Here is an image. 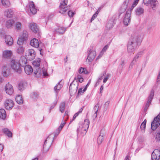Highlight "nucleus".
<instances>
[{"mask_svg":"<svg viewBox=\"0 0 160 160\" xmlns=\"http://www.w3.org/2000/svg\"><path fill=\"white\" fill-rule=\"evenodd\" d=\"M142 39V37L140 34L136 33L132 35L128 43V52L133 54L138 46L140 44Z\"/></svg>","mask_w":160,"mask_h":160,"instance_id":"obj_1","label":"nucleus"},{"mask_svg":"<svg viewBox=\"0 0 160 160\" xmlns=\"http://www.w3.org/2000/svg\"><path fill=\"white\" fill-rule=\"evenodd\" d=\"M41 62V59L39 58L37 60L33 61L32 64L34 66L37 68L36 69V71L34 72V74L37 77H39L43 75L44 76H47L48 75L47 73V68L43 67L42 70L40 69L39 66Z\"/></svg>","mask_w":160,"mask_h":160,"instance_id":"obj_2","label":"nucleus"},{"mask_svg":"<svg viewBox=\"0 0 160 160\" xmlns=\"http://www.w3.org/2000/svg\"><path fill=\"white\" fill-rule=\"evenodd\" d=\"M89 121L88 119H85L84 122L82 124H79L78 127L77 129V132L78 134H82V136L84 135L89 128Z\"/></svg>","mask_w":160,"mask_h":160,"instance_id":"obj_3","label":"nucleus"},{"mask_svg":"<svg viewBox=\"0 0 160 160\" xmlns=\"http://www.w3.org/2000/svg\"><path fill=\"white\" fill-rule=\"evenodd\" d=\"M54 136L52 134H50L46 139L43 147V150L45 152H47L49 150L53 141Z\"/></svg>","mask_w":160,"mask_h":160,"instance_id":"obj_4","label":"nucleus"},{"mask_svg":"<svg viewBox=\"0 0 160 160\" xmlns=\"http://www.w3.org/2000/svg\"><path fill=\"white\" fill-rule=\"evenodd\" d=\"M11 66L12 69L17 73H20L22 72V69L18 60H12L11 62Z\"/></svg>","mask_w":160,"mask_h":160,"instance_id":"obj_5","label":"nucleus"},{"mask_svg":"<svg viewBox=\"0 0 160 160\" xmlns=\"http://www.w3.org/2000/svg\"><path fill=\"white\" fill-rule=\"evenodd\" d=\"M68 0H62L60 3L59 6L60 11L59 12L64 14L69 9L70 6L69 5L66 6L68 4Z\"/></svg>","mask_w":160,"mask_h":160,"instance_id":"obj_6","label":"nucleus"},{"mask_svg":"<svg viewBox=\"0 0 160 160\" xmlns=\"http://www.w3.org/2000/svg\"><path fill=\"white\" fill-rule=\"evenodd\" d=\"M28 35L27 31L24 30L21 33L20 37H19L17 44L19 45H21L26 41L28 39Z\"/></svg>","mask_w":160,"mask_h":160,"instance_id":"obj_7","label":"nucleus"},{"mask_svg":"<svg viewBox=\"0 0 160 160\" xmlns=\"http://www.w3.org/2000/svg\"><path fill=\"white\" fill-rule=\"evenodd\" d=\"M160 125V113L155 117L151 123V128L152 130H155Z\"/></svg>","mask_w":160,"mask_h":160,"instance_id":"obj_8","label":"nucleus"},{"mask_svg":"<svg viewBox=\"0 0 160 160\" xmlns=\"http://www.w3.org/2000/svg\"><path fill=\"white\" fill-rule=\"evenodd\" d=\"M131 15V11L127 10L123 20V23L126 26H127L130 22Z\"/></svg>","mask_w":160,"mask_h":160,"instance_id":"obj_9","label":"nucleus"},{"mask_svg":"<svg viewBox=\"0 0 160 160\" xmlns=\"http://www.w3.org/2000/svg\"><path fill=\"white\" fill-rule=\"evenodd\" d=\"M143 1L144 4L146 6L150 4L152 8L154 10H155V7L158 3L157 0H143Z\"/></svg>","mask_w":160,"mask_h":160,"instance_id":"obj_10","label":"nucleus"},{"mask_svg":"<svg viewBox=\"0 0 160 160\" xmlns=\"http://www.w3.org/2000/svg\"><path fill=\"white\" fill-rule=\"evenodd\" d=\"M154 95V92L153 90H152L150 93L148 97L147 102L145 107L144 110H147L151 104V102L153 98Z\"/></svg>","mask_w":160,"mask_h":160,"instance_id":"obj_11","label":"nucleus"},{"mask_svg":"<svg viewBox=\"0 0 160 160\" xmlns=\"http://www.w3.org/2000/svg\"><path fill=\"white\" fill-rule=\"evenodd\" d=\"M5 90L7 94L10 95H12L13 93V88L12 86L9 82L5 86Z\"/></svg>","mask_w":160,"mask_h":160,"instance_id":"obj_12","label":"nucleus"},{"mask_svg":"<svg viewBox=\"0 0 160 160\" xmlns=\"http://www.w3.org/2000/svg\"><path fill=\"white\" fill-rule=\"evenodd\" d=\"M1 72L4 77H7L10 74V69L7 65H4L2 68Z\"/></svg>","mask_w":160,"mask_h":160,"instance_id":"obj_13","label":"nucleus"},{"mask_svg":"<svg viewBox=\"0 0 160 160\" xmlns=\"http://www.w3.org/2000/svg\"><path fill=\"white\" fill-rule=\"evenodd\" d=\"M14 106L13 101L11 99H7L4 102V107L7 110H10Z\"/></svg>","mask_w":160,"mask_h":160,"instance_id":"obj_14","label":"nucleus"},{"mask_svg":"<svg viewBox=\"0 0 160 160\" xmlns=\"http://www.w3.org/2000/svg\"><path fill=\"white\" fill-rule=\"evenodd\" d=\"M96 54V52L95 51L92 50H90L89 52H88L87 60L88 61L91 62L94 59Z\"/></svg>","mask_w":160,"mask_h":160,"instance_id":"obj_15","label":"nucleus"},{"mask_svg":"<svg viewBox=\"0 0 160 160\" xmlns=\"http://www.w3.org/2000/svg\"><path fill=\"white\" fill-rule=\"evenodd\" d=\"M74 83V80L70 84L69 88L70 92H76L78 89V84L77 82H76V84Z\"/></svg>","mask_w":160,"mask_h":160,"instance_id":"obj_16","label":"nucleus"},{"mask_svg":"<svg viewBox=\"0 0 160 160\" xmlns=\"http://www.w3.org/2000/svg\"><path fill=\"white\" fill-rule=\"evenodd\" d=\"M35 52L34 50L29 49L28 50L27 53V58L30 60H32L34 59L35 57Z\"/></svg>","mask_w":160,"mask_h":160,"instance_id":"obj_17","label":"nucleus"},{"mask_svg":"<svg viewBox=\"0 0 160 160\" xmlns=\"http://www.w3.org/2000/svg\"><path fill=\"white\" fill-rule=\"evenodd\" d=\"M12 55L11 51L6 50L3 51L2 53V57L4 59L10 58Z\"/></svg>","mask_w":160,"mask_h":160,"instance_id":"obj_18","label":"nucleus"},{"mask_svg":"<svg viewBox=\"0 0 160 160\" xmlns=\"http://www.w3.org/2000/svg\"><path fill=\"white\" fill-rule=\"evenodd\" d=\"M5 41L7 45L11 46L13 43V38L10 35H6L5 38Z\"/></svg>","mask_w":160,"mask_h":160,"instance_id":"obj_19","label":"nucleus"},{"mask_svg":"<svg viewBox=\"0 0 160 160\" xmlns=\"http://www.w3.org/2000/svg\"><path fill=\"white\" fill-rule=\"evenodd\" d=\"M29 7L31 12L34 14L37 12V9L35 8L34 4L33 2H31L29 3Z\"/></svg>","mask_w":160,"mask_h":160,"instance_id":"obj_20","label":"nucleus"},{"mask_svg":"<svg viewBox=\"0 0 160 160\" xmlns=\"http://www.w3.org/2000/svg\"><path fill=\"white\" fill-rule=\"evenodd\" d=\"M29 26L30 28L34 33H37L38 31V29L36 23L31 22L29 23Z\"/></svg>","mask_w":160,"mask_h":160,"instance_id":"obj_21","label":"nucleus"},{"mask_svg":"<svg viewBox=\"0 0 160 160\" xmlns=\"http://www.w3.org/2000/svg\"><path fill=\"white\" fill-rule=\"evenodd\" d=\"M27 86V83L24 81H21L18 84V88L19 90L22 91L25 89Z\"/></svg>","mask_w":160,"mask_h":160,"instance_id":"obj_22","label":"nucleus"},{"mask_svg":"<svg viewBox=\"0 0 160 160\" xmlns=\"http://www.w3.org/2000/svg\"><path fill=\"white\" fill-rule=\"evenodd\" d=\"M13 14V11L11 9H7L4 12V16L7 18H12Z\"/></svg>","mask_w":160,"mask_h":160,"instance_id":"obj_23","label":"nucleus"},{"mask_svg":"<svg viewBox=\"0 0 160 160\" xmlns=\"http://www.w3.org/2000/svg\"><path fill=\"white\" fill-rule=\"evenodd\" d=\"M24 67V71L25 73L28 75H30L33 72L32 67L30 65H26Z\"/></svg>","mask_w":160,"mask_h":160,"instance_id":"obj_24","label":"nucleus"},{"mask_svg":"<svg viewBox=\"0 0 160 160\" xmlns=\"http://www.w3.org/2000/svg\"><path fill=\"white\" fill-rule=\"evenodd\" d=\"M66 120H65L64 121H63L60 126L58 127V128L57 129L55 133V135H58L59 134V133L60 132L62 129V128L66 124Z\"/></svg>","mask_w":160,"mask_h":160,"instance_id":"obj_25","label":"nucleus"},{"mask_svg":"<svg viewBox=\"0 0 160 160\" xmlns=\"http://www.w3.org/2000/svg\"><path fill=\"white\" fill-rule=\"evenodd\" d=\"M30 44L34 47L38 48L39 46V42L38 40L37 39L33 38L31 41Z\"/></svg>","mask_w":160,"mask_h":160,"instance_id":"obj_26","label":"nucleus"},{"mask_svg":"<svg viewBox=\"0 0 160 160\" xmlns=\"http://www.w3.org/2000/svg\"><path fill=\"white\" fill-rule=\"evenodd\" d=\"M144 12V9L141 7H138L135 10L136 14L137 16H140Z\"/></svg>","mask_w":160,"mask_h":160,"instance_id":"obj_27","label":"nucleus"},{"mask_svg":"<svg viewBox=\"0 0 160 160\" xmlns=\"http://www.w3.org/2000/svg\"><path fill=\"white\" fill-rule=\"evenodd\" d=\"M62 87V85L60 83V82H58V83L55 86L54 88V91L56 93V96H57L58 92L60 90Z\"/></svg>","mask_w":160,"mask_h":160,"instance_id":"obj_28","label":"nucleus"},{"mask_svg":"<svg viewBox=\"0 0 160 160\" xmlns=\"http://www.w3.org/2000/svg\"><path fill=\"white\" fill-rule=\"evenodd\" d=\"M14 22V21L12 19L9 20L6 22V26L8 28H11L12 27Z\"/></svg>","mask_w":160,"mask_h":160,"instance_id":"obj_29","label":"nucleus"},{"mask_svg":"<svg viewBox=\"0 0 160 160\" xmlns=\"http://www.w3.org/2000/svg\"><path fill=\"white\" fill-rule=\"evenodd\" d=\"M18 61L20 67H24V65L26 63L27 60L24 57L22 56L21 57L20 59L18 60Z\"/></svg>","mask_w":160,"mask_h":160,"instance_id":"obj_30","label":"nucleus"},{"mask_svg":"<svg viewBox=\"0 0 160 160\" xmlns=\"http://www.w3.org/2000/svg\"><path fill=\"white\" fill-rule=\"evenodd\" d=\"M6 117V112L4 109H0V118L2 120H5Z\"/></svg>","mask_w":160,"mask_h":160,"instance_id":"obj_31","label":"nucleus"},{"mask_svg":"<svg viewBox=\"0 0 160 160\" xmlns=\"http://www.w3.org/2000/svg\"><path fill=\"white\" fill-rule=\"evenodd\" d=\"M152 160H160V155L153 152L151 155Z\"/></svg>","mask_w":160,"mask_h":160,"instance_id":"obj_32","label":"nucleus"},{"mask_svg":"<svg viewBox=\"0 0 160 160\" xmlns=\"http://www.w3.org/2000/svg\"><path fill=\"white\" fill-rule=\"evenodd\" d=\"M15 100L19 104H22L23 103V100L21 95H18L17 96Z\"/></svg>","mask_w":160,"mask_h":160,"instance_id":"obj_33","label":"nucleus"},{"mask_svg":"<svg viewBox=\"0 0 160 160\" xmlns=\"http://www.w3.org/2000/svg\"><path fill=\"white\" fill-rule=\"evenodd\" d=\"M24 51V48L21 46H19L17 48V52L20 54H22Z\"/></svg>","mask_w":160,"mask_h":160,"instance_id":"obj_34","label":"nucleus"},{"mask_svg":"<svg viewBox=\"0 0 160 160\" xmlns=\"http://www.w3.org/2000/svg\"><path fill=\"white\" fill-rule=\"evenodd\" d=\"M114 22L112 20H111L108 21L106 26L108 29H110L112 28L113 26Z\"/></svg>","mask_w":160,"mask_h":160,"instance_id":"obj_35","label":"nucleus"},{"mask_svg":"<svg viewBox=\"0 0 160 160\" xmlns=\"http://www.w3.org/2000/svg\"><path fill=\"white\" fill-rule=\"evenodd\" d=\"M65 107V103L64 102H61L60 104L59 109L61 113H63L64 111Z\"/></svg>","mask_w":160,"mask_h":160,"instance_id":"obj_36","label":"nucleus"},{"mask_svg":"<svg viewBox=\"0 0 160 160\" xmlns=\"http://www.w3.org/2000/svg\"><path fill=\"white\" fill-rule=\"evenodd\" d=\"M105 75H106V76L104 78L103 81L104 83H105L111 76V75L109 73H108L106 74V72H104L103 76Z\"/></svg>","mask_w":160,"mask_h":160,"instance_id":"obj_37","label":"nucleus"},{"mask_svg":"<svg viewBox=\"0 0 160 160\" xmlns=\"http://www.w3.org/2000/svg\"><path fill=\"white\" fill-rule=\"evenodd\" d=\"M2 131L3 132L9 137H12V133L7 128H4L2 129Z\"/></svg>","mask_w":160,"mask_h":160,"instance_id":"obj_38","label":"nucleus"},{"mask_svg":"<svg viewBox=\"0 0 160 160\" xmlns=\"http://www.w3.org/2000/svg\"><path fill=\"white\" fill-rule=\"evenodd\" d=\"M1 2L2 5L7 8L9 6L10 2L8 0H2Z\"/></svg>","mask_w":160,"mask_h":160,"instance_id":"obj_39","label":"nucleus"},{"mask_svg":"<svg viewBox=\"0 0 160 160\" xmlns=\"http://www.w3.org/2000/svg\"><path fill=\"white\" fill-rule=\"evenodd\" d=\"M143 52L142 51L138 52L134 56L133 59L134 60V61L137 62L138 59L141 57V56L143 54Z\"/></svg>","mask_w":160,"mask_h":160,"instance_id":"obj_40","label":"nucleus"},{"mask_svg":"<svg viewBox=\"0 0 160 160\" xmlns=\"http://www.w3.org/2000/svg\"><path fill=\"white\" fill-rule=\"evenodd\" d=\"M103 134L100 133V134L98 138L97 142L98 144H100L103 140Z\"/></svg>","mask_w":160,"mask_h":160,"instance_id":"obj_41","label":"nucleus"},{"mask_svg":"<svg viewBox=\"0 0 160 160\" xmlns=\"http://www.w3.org/2000/svg\"><path fill=\"white\" fill-rule=\"evenodd\" d=\"M65 30V29L64 28L60 27L56 30V32L60 34H63Z\"/></svg>","mask_w":160,"mask_h":160,"instance_id":"obj_42","label":"nucleus"},{"mask_svg":"<svg viewBox=\"0 0 160 160\" xmlns=\"http://www.w3.org/2000/svg\"><path fill=\"white\" fill-rule=\"evenodd\" d=\"M155 139L157 142H160V129L157 131L155 137Z\"/></svg>","mask_w":160,"mask_h":160,"instance_id":"obj_43","label":"nucleus"},{"mask_svg":"<svg viewBox=\"0 0 160 160\" xmlns=\"http://www.w3.org/2000/svg\"><path fill=\"white\" fill-rule=\"evenodd\" d=\"M15 28L18 30H20L22 28V24L19 22H17L15 23Z\"/></svg>","mask_w":160,"mask_h":160,"instance_id":"obj_44","label":"nucleus"},{"mask_svg":"<svg viewBox=\"0 0 160 160\" xmlns=\"http://www.w3.org/2000/svg\"><path fill=\"white\" fill-rule=\"evenodd\" d=\"M78 72L80 73H83L85 74H87L88 72L86 70V69L82 68H79L78 70Z\"/></svg>","mask_w":160,"mask_h":160,"instance_id":"obj_45","label":"nucleus"},{"mask_svg":"<svg viewBox=\"0 0 160 160\" xmlns=\"http://www.w3.org/2000/svg\"><path fill=\"white\" fill-rule=\"evenodd\" d=\"M108 48V46L107 45H106L105 46L104 48H103L102 49V51L101 52L100 54L99 55V56H100V57H102V56L103 55L104 52L106 51V50Z\"/></svg>","mask_w":160,"mask_h":160,"instance_id":"obj_46","label":"nucleus"},{"mask_svg":"<svg viewBox=\"0 0 160 160\" xmlns=\"http://www.w3.org/2000/svg\"><path fill=\"white\" fill-rule=\"evenodd\" d=\"M38 95L37 93L33 92L31 94V96L32 98H35L38 97Z\"/></svg>","mask_w":160,"mask_h":160,"instance_id":"obj_47","label":"nucleus"},{"mask_svg":"<svg viewBox=\"0 0 160 160\" xmlns=\"http://www.w3.org/2000/svg\"><path fill=\"white\" fill-rule=\"evenodd\" d=\"M136 62H137L135 61H134V60L133 59L129 65V68H132L133 66L135 64Z\"/></svg>","mask_w":160,"mask_h":160,"instance_id":"obj_48","label":"nucleus"},{"mask_svg":"<svg viewBox=\"0 0 160 160\" xmlns=\"http://www.w3.org/2000/svg\"><path fill=\"white\" fill-rule=\"evenodd\" d=\"M99 105L98 104H96L93 108L94 112H98V111Z\"/></svg>","mask_w":160,"mask_h":160,"instance_id":"obj_49","label":"nucleus"},{"mask_svg":"<svg viewBox=\"0 0 160 160\" xmlns=\"http://www.w3.org/2000/svg\"><path fill=\"white\" fill-rule=\"evenodd\" d=\"M146 124L145 123H142L140 126V128L142 131H144L145 129Z\"/></svg>","mask_w":160,"mask_h":160,"instance_id":"obj_50","label":"nucleus"},{"mask_svg":"<svg viewBox=\"0 0 160 160\" xmlns=\"http://www.w3.org/2000/svg\"><path fill=\"white\" fill-rule=\"evenodd\" d=\"M75 14L74 12H72L71 10H69L68 12V15L69 17H72L73 15Z\"/></svg>","mask_w":160,"mask_h":160,"instance_id":"obj_51","label":"nucleus"},{"mask_svg":"<svg viewBox=\"0 0 160 160\" xmlns=\"http://www.w3.org/2000/svg\"><path fill=\"white\" fill-rule=\"evenodd\" d=\"M157 81L158 83L160 84V69L158 75Z\"/></svg>","mask_w":160,"mask_h":160,"instance_id":"obj_52","label":"nucleus"},{"mask_svg":"<svg viewBox=\"0 0 160 160\" xmlns=\"http://www.w3.org/2000/svg\"><path fill=\"white\" fill-rule=\"evenodd\" d=\"M98 14L96 12L93 15L91 19V22H92L96 18Z\"/></svg>","mask_w":160,"mask_h":160,"instance_id":"obj_53","label":"nucleus"},{"mask_svg":"<svg viewBox=\"0 0 160 160\" xmlns=\"http://www.w3.org/2000/svg\"><path fill=\"white\" fill-rule=\"evenodd\" d=\"M139 0H135L134 2L132 5V7L134 8L137 4Z\"/></svg>","mask_w":160,"mask_h":160,"instance_id":"obj_54","label":"nucleus"},{"mask_svg":"<svg viewBox=\"0 0 160 160\" xmlns=\"http://www.w3.org/2000/svg\"><path fill=\"white\" fill-rule=\"evenodd\" d=\"M83 90H82V88H80L79 89L78 92V95H82V94L84 92Z\"/></svg>","mask_w":160,"mask_h":160,"instance_id":"obj_55","label":"nucleus"},{"mask_svg":"<svg viewBox=\"0 0 160 160\" xmlns=\"http://www.w3.org/2000/svg\"><path fill=\"white\" fill-rule=\"evenodd\" d=\"M125 61L122 60L121 61L120 64V66L121 67V68H123V67L124 65H125Z\"/></svg>","mask_w":160,"mask_h":160,"instance_id":"obj_56","label":"nucleus"},{"mask_svg":"<svg viewBox=\"0 0 160 160\" xmlns=\"http://www.w3.org/2000/svg\"><path fill=\"white\" fill-rule=\"evenodd\" d=\"M57 103V101H55L54 103L51 105V106L50 107V110H51L55 106L56 104Z\"/></svg>","mask_w":160,"mask_h":160,"instance_id":"obj_57","label":"nucleus"},{"mask_svg":"<svg viewBox=\"0 0 160 160\" xmlns=\"http://www.w3.org/2000/svg\"><path fill=\"white\" fill-rule=\"evenodd\" d=\"M79 114L78 113V112L76 113L73 116V119L70 121V122H72L76 118V117L78 116Z\"/></svg>","mask_w":160,"mask_h":160,"instance_id":"obj_58","label":"nucleus"},{"mask_svg":"<svg viewBox=\"0 0 160 160\" xmlns=\"http://www.w3.org/2000/svg\"><path fill=\"white\" fill-rule=\"evenodd\" d=\"M91 82V80H90L89 81V82L87 84V85L83 89V92H85L87 88L89 86V84H90V83Z\"/></svg>","mask_w":160,"mask_h":160,"instance_id":"obj_59","label":"nucleus"},{"mask_svg":"<svg viewBox=\"0 0 160 160\" xmlns=\"http://www.w3.org/2000/svg\"><path fill=\"white\" fill-rule=\"evenodd\" d=\"M82 78V76L78 74L77 76L76 77H75L74 79H77L78 80Z\"/></svg>","mask_w":160,"mask_h":160,"instance_id":"obj_60","label":"nucleus"},{"mask_svg":"<svg viewBox=\"0 0 160 160\" xmlns=\"http://www.w3.org/2000/svg\"><path fill=\"white\" fill-rule=\"evenodd\" d=\"M3 148L4 146L2 144L0 143V153L2 151Z\"/></svg>","mask_w":160,"mask_h":160,"instance_id":"obj_61","label":"nucleus"},{"mask_svg":"<svg viewBox=\"0 0 160 160\" xmlns=\"http://www.w3.org/2000/svg\"><path fill=\"white\" fill-rule=\"evenodd\" d=\"M68 112L66 111L65 113V116H64L65 118H66V119L65 120H67V119L68 118Z\"/></svg>","mask_w":160,"mask_h":160,"instance_id":"obj_62","label":"nucleus"},{"mask_svg":"<svg viewBox=\"0 0 160 160\" xmlns=\"http://www.w3.org/2000/svg\"><path fill=\"white\" fill-rule=\"evenodd\" d=\"M103 7L102 6H101L98 9V10L96 12L97 13H98L100 11L101 9Z\"/></svg>","mask_w":160,"mask_h":160,"instance_id":"obj_63","label":"nucleus"},{"mask_svg":"<svg viewBox=\"0 0 160 160\" xmlns=\"http://www.w3.org/2000/svg\"><path fill=\"white\" fill-rule=\"evenodd\" d=\"M97 115V112H94V113L93 117V118H96Z\"/></svg>","mask_w":160,"mask_h":160,"instance_id":"obj_64","label":"nucleus"}]
</instances>
